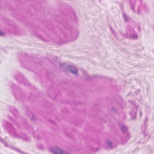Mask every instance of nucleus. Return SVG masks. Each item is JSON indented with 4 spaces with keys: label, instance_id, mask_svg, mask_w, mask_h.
<instances>
[{
    "label": "nucleus",
    "instance_id": "1",
    "mask_svg": "<svg viewBox=\"0 0 154 154\" xmlns=\"http://www.w3.org/2000/svg\"><path fill=\"white\" fill-rule=\"evenodd\" d=\"M6 127L10 134L13 137L21 139L24 141H29L30 140L29 138L26 136L25 133L18 134L12 125L9 122H6Z\"/></svg>",
    "mask_w": 154,
    "mask_h": 154
},
{
    "label": "nucleus",
    "instance_id": "2",
    "mask_svg": "<svg viewBox=\"0 0 154 154\" xmlns=\"http://www.w3.org/2000/svg\"><path fill=\"white\" fill-rule=\"evenodd\" d=\"M59 66L61 67H64L65 66L66 68L68 69L69 72L74 74L76 75H77V70L75 67L69 65L65 66V64H62L61 63H60Z\"/></svg>",
    "mask_w": 154,
    "mask_h": 154
},
{
    "label": "nucleus",
    "instance_id": "3",
    "mask_svg": "<svg viewBox=\"0 0 154 154\" xmlns=\"http://www.w3.org/2000/svg\"><path fill=\"white\" fill-rule=\"evenodd\" d=\"M50 150L54 154H68L67 152L57 147L52 148L50 149Z\"/></svg>",
    "mask_w": 154,
    "mask_h": 154
},
{
    "label": "nucleus",
    "instance_id": "4",
    "mask_svg": "<svg viewBox=\"0 0 154 154\" xmlns=\"http://www.w3.org/2000/svg\"><path fill=\"white\" fill-rule=\"evenodd\" d=\"M15 79L19 82L23 83L25 85H28L29 84L27 80L25 79L20 74L18 75L17 77H15Z\"/></svg>",
    "mask_w": 154,
    "mask_h": 154
},
{
    "label": "nucleus",
    "instance_id": "5",
    "mask_svg": "<svg viewBox=\"0 0 154 154\" xmlns=\"http://www.w3.org/2000/svg\"><path fill=\"white\" fill-rule=\"evenodd\" d=\"M137 106L134 104V108L131 111H130L129 112L131 116L132 119H134L136 118V111L137 109Z\"/></svg>",
    "mask_w": 154,
    "mask_h": 154
},
{
    "label": "nucleus",
    "instance_id": "6",
    "mask_svg": "<svg viewBox=\"0 0 154 154\" xmlns=\"http://www.w3.org/2000/svg\"><path fill=\"white\" fill-rule=\"evenodd\" d=\"M148 10V8L146 5L143 4L141 5V7L138 8L137 13L139 14L140 12L141 11H143L145 12H147Z\"/></svg>",
    "mask_w": 154,
    "mask_h": 154
},
{
    "label": "nucleus",
    "instance_id": "7",
    "mask_svg": "<svg viewBox=\"0 0 154 154\" xmlns=\"http://www.w3.org/2000/svg\"><path fill=\"white\" fill-rule=\"evenodd\" d=\"M122 16L123 20L125 23H128L131 20V18L130 17L127 16L125 13H123Z\"/></svg>",
    "mask_w": 154,
    "mask_h": 154
},
{
    "label": "nucleus",
    "instance_id": "8",
    "mask_svg": "<svg viewBox=\"0 0 154 154\" xmlns=\"http://www.w3.org/2000/svg\"><path fill=\"white\" fill-rule=\"evenodd\" d=\"M134 30L132 29L131 30V32H130V33H128L127 35H128L130 36L131 37H133V38L134 39H136L137 38L138 36L137 34H134Z\"/></svg>",
    "mask_w": 154,
    "mask_h": 154
},
{
    "label": "nucleus",
    "instance_id": "9",
    "mask_svg": "<svg viewBox=\"0 0 154 154\" xmlns=\"http://www.w3.org/2000/svg\"><path fill=\"white\" fill-rule=\"evenodd\" d=\"M135 0H130V5L131 9L135 13L136 12L134 11V7L135 5Z\"/></svg>",
    "mask_w": 154,
    "mask_h": 154
},
{
    "label": "nucleus",
    "instance_id": "10",
    "mask_svg": "<svg viewBox=\"0 0 154 154\" xmlns=\"http://www.w3.org/2000/svg\"><path fill=\"white\" fill-rule=\"evenodd\" d=\"M82 73L85 75V77H86V78L85 79L87 80H90L92 79V77L88 75L87 73H86L84 69H83L82 70Z\"/></svg>",
    "mask_w": 154,
    "mask_h": 154
},
{
    "label": "nucleus",
    "instance_id": "11",
    "mask_svg": "<svg viewBox=\"0 0 154 154\" xmlns=\"http://www.w3.org/2000/svg\"><path fill=\"white\" fill-rule=\"evenodd\" d=\"M71 40L73 41L75 40L77 37V32H76L71 33Z\"/></svg>",
    "mask_w": 154,
    "mask_h": 154
},
{
    "label": "nucleus",
    "instance_id": "12",
    "mask_svg": "<svg viewBox=\"0 0 154 154\" xmlns=\"http://www.w3.org/2000/svg\"><path fill=\"white\" fill-rule=\"evenodd\" d=\"M121 129L123 133L126 132L128 130V127L125 125H122L121 127Z\"/></svg>",
    "mask_w": 154,
    "mask_h": 154
},
{
    "label": "nucleus",
    "instance_id": "13",
    "mask_svg": "<svg viewBox=\"0 0 154 154\" xmlns=\"http://www.w3.org/2000/svg\"><path fill=\"white\" fill-rule=\"evenodd\" d=\"M106 145L107 146H108L110 148H113L112 146V143L109 140H107L106 142Z\"/></svg>",
    "mask_w": 154,
    "mask_h": 154
},
{
    "label": "nucleus",
    "instance_id": "14",
    "mask_svg": "<svg viewBox=\"0 0 154 154\" xmlns=\"http://www.w3.org/2000/svg\"><path fill=\"white\" fill-rule=\"evenodd\" d=\"M31 115L32 116H31V119L32 120H37V117L35 116L33 113H31Z\"/></svg>",
    "mask_w": 154,
    "mask_h": 154
},
{
    "label": "nucleus",
    "instance_id": "15",
    "mask_svg": "<svg viewBox=\"0 0 154 154\" xmlns=\"http://www.w3.org/2000/svg\"><path fill=\"white\" fill-rule=\"evenodd\" d=\"M14 111H11V112L13 114H14V115L16 117L17 114H18V111H17V109L15 108H14Z\"/></svg>",
    "mask_w": 154,
    "mask_h": 154
},
{
    "label": "nucleus",
    "instance_id": "16",
    "mask_svg": "<svg viewBox=\"0 0 154 154\" xmlns=\"http://www.w3.org/2000/svg\"><path fill=\"white\" fill-rule=\"evenodd\" d=\"M33 136L34 137H35L36 138L38 139H40L41 138V137H40V136L38 135L36 136L35 134H33Z\"/></svg>",
    "mask_w": 154,
    "mask_h": 154
},
{
    "label": "nucleus",
    "instance_id": "17",
    "mask_svg": "<svg viewBox=\"0 0 154 154\" xmlns=\"http://www.w3.org/2000/svg\"><path fill=\"white\" fill-rule=\"evenodd\" d=\"M111 111L112 112H116V109L115 108L112 107L111 109Z\"/></svg>",
    "mask_w": 154,
    "mask_h": 154
},
{
    "label": "nucleus",
    "instance_id": "18",
    "mask_svg": "<svg viewBox=\"0 0 154 154\" xmlns=\"http://www.w3.org/2000/svg\"><path fill=\"white\" fill-rule=\"evenodd\" d=\"M4 35V33L0 30V36H3Z\"/></svg>",
    "mask_w": 154,
    "mask_h": 154
},
{
    "label": "nucleus",
    "instance_id": "19",
    "mask_svg": "<svg viewBox=\"0 0 154 154\" xmlns=\"http://www.w3.org/2000/svg\"><path fill=\"white\" fill-rule=\"evenodd\" d=\"M15 97H16V99L17 100H20V99H21L22 98L21 97H17V95H16V94L15 95Z\"/></svg>",
    "mask_w": 154,
    "mask_h": 154
},
{
    "label": "nucleus",
    "instance_id": "20",
    "mask_svg": "<svg viewBox=\"0 0 154 154\" xmlns=\"http://www.w3.org/2000/svg\"><path fill=\"white\" fill-rule=\"evenodd\" d=\"M130 136L129 134V133L127 134L126 135V138L128 139L130 138Z\"/></svg>",
    "mask_w": 154,
    "mask_h": 154
},
{
    "label": "nucleus",
    "instance_id": "21",
    "mask_svg": "<svg viewBox=\"0 0 154 154\" xmlns=\"http://www.w3.org/2000/svg\"><path fill=\"white\" fill-rule=\"evenodd\" d=\"M110 30H111V32H112V33H113L114 32V31L112 29L111 27L110 28Z\"/></svg>",
    "mask_w": 154,
    "mask_h": 154
},
{
    "label": "nucleus",
    "instance_id": "22",
    "mask_svg": "<svg viewBox=\"0 0 154 154\" xmlns=\"http://www.w3.org/2000/svg\"><path fill=\"white\" fill-rule=\"evenodd\" d=\"M139 113H140V116L141 117L142 116V112L141 111H140Z\"/></svg>",
    "mask_w": 154,
    "mask_h": 154
},
{
    "label": "nucleus",
    "instance_id": "23",
    "mask_svg": "<svg viewBox=\"0 0 154 154\" xmlns=\"http://www.w3.org/2000/svg\"><path fill=\"white\" fill-rule=\"evenodd\" d=\"M146 122H147L146 120H146L144 121V124H146Z\"/></svg>",
    "mask_w": 154,
    "mask_h": 154
},
{
    "label": "nucleus",
    "instance_id": "24",
    "mask_svg": "<svg viewBox=\"0 0 154 154\" xmlns=\"http://www.w3.org/2000/svg\"><path fill=\"white\" fill-rule=\"evenodd\" d=\"M4 145L6 146H8V145L6 143H5Z\"/></svg>",
    "mask_w": 154,
    "mask_h": 154
},
{
    "label": "nucleus",
    "instance_id": "25",
    "mask_svg": "<svg viewBox=\"0 0 154 154\" xmlns=\"http://www.w3.org/2000/svg\"><path fill=\"white\" fill-rule=\"evenodd\" d=\"M0 140L1 141H3V140H2L0 138Z\"/></svg>",
    "mask_w": 154,
    "mask_h": 154
},
{
    "label": "nucleus",
    "instance_id": "26",
    "mask_svg": "<svg viewBox=\"0 0 154 154\" xmlns=\"http://www.w3.org/2000/svg\"><path fill=\"white\" fill-rule=\"evenodd\" d=\"M29 131H30L31 130V128H30L29 129Z\"/></svg>",
    "mask_w": 154,
    "mask_h": 154
},
{
    "label": "nucleus",
    "instance_id": "27",
    "mask_svg": "<svg viewBox=\"0 0 154 154\" xmlns=\"http://www.w3.org/2000/svg\"><path fill=\"white\" fill-rule=\"evenodd\" d=\"M42 37V36H41V35H39V37H40V38H41V37Z\"/></svg>",
    "mask_w": 154,
    "mask_h": 154
}]
</instances>
